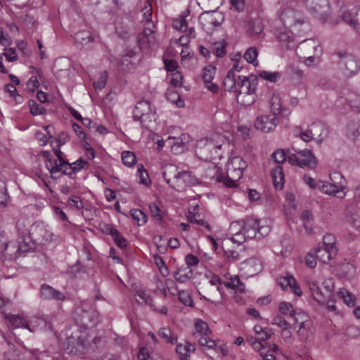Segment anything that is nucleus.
Instances as JSON below:
<instances>
[{
  "mask_svg": "<svg viewBox=\"0 0 360 360\" xmlns=\"http://www.w3.org/2000/svg\"><path fill=\"white\" fill-rule=\"evenodd\" d=\"M261 261L255 257H251L240 264V269L247 276H252L262 270Z\"/></svg>",
  "mask_w": 360,
  "mask_h": 360,
  "instance_id": "4be33fe9",
  "label": "nucleus"
},
{
  "mask_svg": "<svg viewBox=\"0 0 360 360\" xmlns=\"http://www.w3.org/2000/svg\"><path fill=\"white\" fill-rule=\"evenodd\" d=\"M51 128L52 127L51 126H47L46 127H45L44 131H46V134L41 131L36 133V138L41 146L46 145L48 141L52 137L50 130Z\"/></svg>",
  "mask_w": 360,
  "mask_h": 360,
  "instance_id": "864d4df0",
  "label": "nucleus"
},
{
  "mask_svg": "<svg viewBox=\"0 0 360 360\" xmlns=\"http://www.w3.org/2000/svg\"><path fill=\"white\" fill-rule=\"evenodd\" d=\"M188 15L189 11H186L184 12L181 15L174 19L172 22V26L174 29L181 32H185L188 27L186 17Z\"/></svg>",
  "mask_w": 360,
  "mask_h": 360,
  "instance_id": "37998d69",
  "label": "nucleus"
},
{
  "mask_svg": "<svg viewBox=\"0 0 360 360\" xmlns=\"http://www.w3.org/2000/svg\"><path fill=\"white\" fill-rule=\"evenodd\" d=\"M159 336L162 338L166 342L174 343L176 342V337L174 335L169 328H162L160 330Z\"/></svg>",
  "mask_w": 360,
  "mask_h": 360,
  "instance_id": "6e6d98bb",
  "label": "nucleus"
},
{
  "mask_svg": "<svg viewBox=\"0 0 360 360\" xmlns=\"http://www.w3.org/2000/svg\"><path fill=\"white\" fill-rule=\"evenodd\" d=\"M49 227L43 222L33 223L29 230L30 237L36 242L41 241V236L46 233Z\"/></svg>",
  "mask_w": 360,
  "mask_h": 360,
  "instance_id": "7c9ffc66",
  "label": "nucleus"
},
{
  "mask_svg": "<svg viewBox=\"0 0 360 360\" xmlns=\"http://www.w3.org/2000/svg\"><path fill=\"white\" fill-rule=\"evenodd\" d=\"M272 221L269 218H248L243 223L234 221L230 224L229 234L231 240L237 245H240L246 239L266 236L271 230Z\"/></svg>",
  "mask_w": 360,
  "mask_h": 360,
  "instance_id": "7ed1b4c3",
  "label": "nucleus"
},
{
  "mask_svg": "<svg viewBox=\"0 0 360 360\" xmlns=\"http://www.w3.org/2000/svg\"><path fill=\"white\" fill-rule=\"evenodd\" d=\"M136 177L140 184L147 187L150 186L151 180L148 172L142 164H139L137 166Z\"/></svg>",
  "mask_w": 360,
  "mask_h": 360,
  "instance_id": "ea45409f",
  "label": "nucleus"
},
{
  "mask_svg": "<svg viewBox=\"0 0 360 360\" xmlns=\"http://www.w3.org/2000/svg\"><path fill=\"white\" fill-rule=\"evenodd\" d=\"M269 107L272 115L277 116L280 115L281 117L288 118L291 112L285 105H283V101L279 94L273 93L269 100Z\"/></svg>",
  "mask_w": 360,
  "mask_h": 360,
  "instance_id": "f3484780",
  "label": "nucleus"
},
{
  "mask_svg": "<svg viewBox=\"0 0 360 360\" xmlns=\"http://www.w3.org/2000/svg\"><path fill=\"white\" fill-rule=\"evenodd\" d=\"M32 221L29 218H24L19 219L17 223L16 226L19 231L22 232L28 231L32 226Z\"/></svg>",
  "mask_w": 360,
  "mask_h": 360,
  "instance_id": "338daca9",
  "label": "nucleus"
},
{
  "mask_svg": "<svg viewBox=\"0 0 360 360\" xmlns=\"http://www.w3.org/2000/svg\"><path fill=\"white\" fill-rule=\"evenodd\" d=\"M236 71L233 69H230L224 79V86L227 89L233 91L237 88L238 79L236 80Z\"/></svg>",
  "mask_w": 360,
  "mask_h": 360,
  "instance_id": "c03bdc74",
  "label": "nucleus"
},
{
  "mask_svg": "<svg viewBox=\"0 0 360 360\" xmlns=\"http://www.w3.org/2000/svg\"><path fill=\"white\" fill-rule=\"evenodd\" d=\"M41 296L45 300H63L65 295L48 285H43L41 288Z\"/></svg>",
  "mask_w": 360,
  "mask_h": 360,
  "instance_id": "c756f323",
  "label": "nucleus"
},
{
  "mask_svg": "<svg viewBox=\"0 0 360 360\" xmlns=\"http://www.w3.org/2000/svg\"><path fill=\"white\" fill-rule=\"evenodd\" d=\"M247 166L246 162L240 156L231 153L224 168H222V164L217 162L211 164L210 167L214 171L217 181L231 188L237 185Z\"/></svg>",
  "mask_w": 360,
  "mask_h": 360,
  "instance_id": "20e7f679",
  "label": "nucleus"
},
{
  "mask_svg": "<svg viewBox=\"0 0 360 360\" xmlns=\"http://www.w3.org/2000/svg\"><path fill=\"white\" fill-rule=\"evenodd\" d=\"M248 342L251 344L254 350L260 352L263 355L264 351L267 349L269 352L277 353L279 350L278 346L275 343H264L263 341H258L254 338H248Z\"/></svg>",
  "mask_w": 360,
  "mask_h": 360,
  "instance_id": "bb28decb",
  "label": "nucleus"
},
{
  "mask_svg": "<svg viewBox=\"0 0 360 360\" xmlns=\"http://www.w3.org/2000/svg\"><path fill=\"white\" fill-rule=\"evenodd\" d=\"M74 319L76 323L84 330H81L80 335L76 333L68 338L66 349L69 353L83 355L87 352L91 346L90 340L86 339L89 335L86 330L91 328L99 321L98 313L92 307L86 310L84 307H78L75 309Z\"/></svg>",
  "mask_w": 360,
  "mask_h": 360,
  "instance_id": "f257e3e1",
  "label": "nucleus"
},
{
  "mask_svg": "<svg viewBox=\"0 0 360 360\" xmlns=\"http://www.w3.org/2000/svg\"><path fill=\"white\" fill-rule=\"evenodd\" d=\"M309 127L313 133V135L315 138V141L319 143H321L326 136L325 133L326 130L324 124L320 121H318L311 123L310 125H309Z\"/></svg>",
  "mask_w": 360,
  "mask_h": 360,
  "instance_id": "473e14b6",
  "label": "nucleus"
},
{
  "mask_svg": "<svg viewBox=\"0 0 360 360\" xmlns=\"http://www.w3.org/2000/svg\"><path fill=\"white\" fill-rule=\"evenodd\" d=\"M259 77L269 81L270 82H275L281 78V74L278 72L271 71H260L258 74Z\"/></svg>",
  "mask_w": 360,
  "mask_h": 360,
  "instance_id": "4d7b16f0",
  "label": "nucleus"
},
{
  "mask_svg": "<svg viewBox=\"0 0 360 360\" xmlns=\"http://www.w3.org/2000/svg\"><path fill=\"white\" fill-rule=\"evenodd\" d=\"M135 299L139 304L148 305L151 308L154 307L150 295L143 289H139L136 292Z\"/></svg>",
  "mask_w": 360,
  "mask_h": 360,
  "instance_id": "a18cd8bd",
  "label": "nucleus"
},
{
  "mask_svg": "<svg viewBox=\"0 0 360 360\" xmlns=\"http://www.w3.org/2000/svg\"><path fill=\"white\" fill-rule=\"evenodd\" d=\"M122 164L129 167H133L137 162V158L135 153L132 151L124 150L121 153Z\"/></svg>",
  "mask_w": 360,
  "mask_h": 360,
  "instance_id": "49530a36",
  "label": "nucleus"
},
{
  "mask_svg": "<svg viewBox=\"0 0 360 360\" xmlns=\"http://www.w3.org/2000/svg\"><path fill=\"white\" fill-rule=\"evenodd\" d=\"M291 153L290 150L285 152L283 149H277L272 154V158L277 163H282L285 160H288V154Z\"/></svg>",
  "mask_w": 360,
  "mask_h": 360,
  "instance_id": "680f3d73",
  "label": "nucleus"
},
{
  "mask_svg": "<svg viewBox=\"0 0 360 360\" xmlns=\"http://www.w3.org/2000/svg\"><path fill=\"white\" fill-rule=\"evenodd\" d=\"M224 285L229 288L233 289L236 292H243L245 285L240 282L238 276H231L228 281L224 282Z\"/></svg>",
  "mask_w": 360,
  "mask_h": 360,
  "instance_id": "79ce46f5",
  "label": "nucleus"
},
{
  "mask_svg": "<svg viewBox=\"0 0 360 360\" xmlns=\"http://www.w3.org/2000/svg\"><path fill=\"white\" fill-rule=\"evenodd\" d=\"M75 40L77 42L86 44L93 41V37L88 31H81L75 34Z\"/></svg>",
  "mask_w": 360,
  "mask_h": 360,
  "instance_id": "052dcab7",
  "label": "nucleus"
},
{
  "mask_svg": "<svg viewBox=\"0 0 360 360\" xmlns=\"http://www.w3.org/2000/svg\"><path fill=\"white\" fill-rule=\"evenodd\" d=\"M195 37V30L193 28H191L189 30V34L187 35L181 36L176 43L181 47L188 46V44L190 42L191 38Z\"/></svg>",
  "mask_w": 360,
  "mask_h": 360,
  "instance_id": "0e129e2a",
  "label": "nucleus"
},
{
  "mask_svg": "<svg viewBox=\"0 0 360 360\" xmlns=\"http://www.w3.org/2000/svg\"><path fill=\"white\" fill-rule=\"evenodd\" d=\"M205 278L207 280V282L212 286H215L217 288V290L220 294V300L217 301H211L210 299L207 298L205 296H201V300H205L209 302H211L212 303L214 304V305H218L222 303L223 302V291L221 288V280L219 277V276L212 273V272H207L205 274Z\"/></svg>",
  "mask_w": 360,
  "mask_h": 360,
  "instance_id": "393cba45",
  "label": "nucleus"
},
{
  "mask_svg": "<svg viewBox=\"0 0 360 360\" xmlns=\"http://www.w3.org/2000/svg\"><path fill=\"white\" fill-rule=\"evenodd\" d=\"M131 216L139 226L143 225L147 222V217L141 210L134 209L131 210Z\"/></svg>",
  "mask_w": 360,
  "mask_h": 360,
  "instance_id": "5fc2aeb1",
  "label": "nucleus"
},
{
  "mask_svg": "<svg viewBox=\"0 0 360 360\" xmlns=\"http://www.w3.org/2000/svg\"><path fill=\"white\" fill-rule=\"evenodd\" d=\"M276 34L281 45L288 49L295 41L296 37L302 34H297L294 30L284 27L277 29Z\"/></svg>",
  "mask_w": 360,
  "mask_h": 360,
  "instance_id": "5701e85b",
  "label": "nucleus"
},
{
  "mask_svg": "<svg viewBox=\"0 0 360 360\" xmlns=\"http://www.w3.org/2000/svg\"><path fill=\"white\" fill-rule=\"evenodd\" d=\"M153 258H154L155 264L157 266V267L159 269L160 274L163 276H167L169 274V270H168L167 267L166 266L164 260L162 259V258L158 255H155L153 256Z\"/></svg>",
  "mask_w": 360,
  "mask_h": 360,
  "instance_id": "13d9d810",
  "label": "nucleus"
},
{
  "mask_svg": "<svg viewBox=\"0 0 360 360\" xmlns=\"http://www.w3.org/2000/svg\"><path fill=\"white\" fill-rule=\"evenodd\" d=\"M278 284L283 290H290L299 297L302 295V290L292 275L287 274L285 276L280 277L278 279Z\"/></svg>",
  "mask_w": 360,
  "mask_h": 360,
  "instance_id": "412c9836",
  "label": "nucleus"
},
{
  "mask_svg": "<svg viewBox=\"0 0 360 360\" xmlns=\"http://www.w3.org/2000/svg\"><path fill=\"white\" fill-rule=\"evenodd\" d=\"M194 326L193 335L198 338L199 344L208 349H212L216 345V342L209 338L211 330L207 323L200 319H196L194 321Z\"/></svg>",
  "mask_w": 360,
  "mask_h": 360,
  "instance_id": "ddd939ff",
  "label": "nucleus"
},
{
  "mask_svg": "<svg viewBox=\"0 0 360 360\" xmlns=\"http://www.w3.org/2000/svg\"><path fill=\"white\" fill-rule=\"evenodd\" d=\"M321 245L329 250V251L331 250L335 253L338 252L336 238L332 233H326L324 235L323 238V243Z\"/></svg>",
  "mask_w": 360,
  "mask_h": 360,
  "instance_id": "de8ad7c7",
  "label": "nucleus"
},
{
  "mask_svg": "<svg viewBox=\"0 0 360 360\" xmlns=\"http://www.w3.org/2000/svg\"><path fill=\"white\" fill-rule=\"evenodd\" d=\"M137 59L136 58V53L134 51H129L122 60V65L126 66L127 70H131L136 64Z\"/></svg>",
  "mask_w": 360,
  "mask_h": 360,
  "instance_id": "3c124183",
  "label": "nucleus"
},
{
  "mask_svg": "<svg viewBox=\"0 0 360 360\" xmlns=\"http://www.w3.org/2000/svg\"><path fill=\"white\" fill-rule=\"evenodd\" d=\"M284 212L288 221H295L294 217L298 214V208L295 201V196L292 193H288L286 194V204L284 207Z\"/></svg>",
  "mask_w": 360,
  "mask_h": 360,
  "instance_id": "a878e982",
  "label": "nucleus"
},
{
  "mask_svg": "<svg viewBox=\"0 0 360 360\" xmlns=\"http://www.w3.org/2000/svg\"><path fill=\"white\" fill-rule=\"evenodd\" d=\"M288 161L292 165H297L301 168L315 169L318 165V161L311 150L304 149L289 153Z\"/></svg>",
  "mask_w": 360,
  "mask_h": 360,
  "instance_id": "f8f14e48",
  "label": "nucleus"
},
{
  "mask_svg": "<svg viewBox=\"0 0 360 360\" xmlns=\"http://www.w3.org/2000/svg\"><path fill=\"white\" fill-rule=\"evenodd\" d=\"M292 132L295 136L300 138L304 142L308 143L311 141H315V138L309 126L305 130H303L300 127H296L294 128Z\"/></svg>",
  "mask_w": 360,
  "mask_h": 360,
  "instance_id": "58836bf2",
  "label": "nucleus"
},
{
  "mask_svg": "<svg viewBox=\"0 0 360 360\" xmlns=\"http://www.w3.org/2000/svg\"><path fill=\"white\" fill-rule=\"evenodd\" d=\"M271 178L276 189H281L284 185V174L281 166L278 165L272 169Z\"/></svg>",
  "mask_w": 360,
  "mask_h": 360,
  "instance_id": "4c0bfd02",
  "label": "nucleus"
},
{
  "mask_svg": "<svg viewBox=\"0 0 360 360\" xmlns=\"http://www.w3.org/2000/svg\"><path fill=\"white\" fill-rule=\"evenodd\" d=\"M304 262L306 266L311 269L316 267L317 264V257L314 253V249L306 255Z\"/></svg>",
  "mask_w": 360,
  "mask_h": 360,
  "instance_id": "69168bd1",
  "label": "nucleus"
},
{
  "mask_svg": "<svg viewBox=\"0 0 360 360\" xmlns=\"http://www.w3.org/2000/svg\"><path fill=\"white\" fill-rule=\"evenodd\" d=\"M305 283L308 287L310 295L319 305L325 306L330 311L336 309V295L334 292L335 283L333 278H326L320 288L316 281L306 279Z\"/></svg>",
  "mask_w": 360,
  "mask_h": 360,
  "instance_id": "423d86ee",
  "label": "nucleus"
},
{
  "mask_svg": "<svg viewBox=\"0 0 360 360\" xmlns=\"http://www.w3.org/2000/svg\"><path fill=\"white\" fill-rule=\"evenodd\" d=\"M314 253L316 255L317 259L323 264H330V261L334 259L337 253L326 249V248L319 244L314 249Z\"/></svg>",
  "mask_w": 360,
  "mask_h": 360,
  "instance_id": "cd10ccee",
  "label": "nucleus"
},
{
  "mask_svg": "<svg viewBox=\"0 0 360 360\" xmlns=\"http://www.w3.org/2000/svg\"><path fill=\"white\" fill-rule=\"evenodd\" d=\"M232 129L229 123L218 127L214 133L197 141L195 153L200 159L205 161L216 162L221 160L223 152L222 147L226 141L229 139Z\"/></svg>",
  "mask_w": 360,
  "mask_h": 360,
  "instance_id": "f03ea898",
  "label": "nucleus"
},
{
  "mask_svg": "<svg viewBox=\"0 0 360 360\" xmlns=\"http://www.w3.org/2000/svg\"><path fill=\"white\" fill-rule=\"evenodd\" d=\"M194 345L188 342L178 344L176 348L177 354L182 360H188L191 353L194 352Z\"/></svg>",
  "mask_w": 360,
  "mask_h": 360,
  "instance_id": "c9c22d12",
  "label": "nucleus"
},
{
  "mask_svg": "<svg viewBox=\"0 0 360 360\" xmlns=\"http://www.w3.org/2000/svg\"><path fill=\"white\" fill-rule=\"evenodd\" d=\"M295 323L298 327V334L302 338H307L311 333V322L309 316L303 311H297L293 316Z\"/></svg>",
  "mask_w": 360,
  "mask_h": 360,
  "instance_id": "6ab92c4d",
  "label": "nucleus"
},
{
  "mask_svg": "<svg viewBox=\"0 0 360 360\" xmlns=\"http://www.w3.org/2000/svg\"><path fill=\"white\" fill-rule=\"evenodd\" d=\"M279 123V118L274 115H262L258 116L255 121L256 129L269 133L274 131Z\"/></svg>",
  "mask_w": 360,
  "mask_h": 360,
  "instance_id": "dca6fc26",
  "label": "nucleus"
},
{
  "mask_svg": "<svg viewBox=\"0 0 360 360\" xmlns=\"http://www.w3.org/2000/svg\"><path fill=\"white\" fill-rule=\"evenodd\" d=\"M302 182L310 189L317 190L320 192V179L316 180L308 174H304L302 176Z\"/></svg>",
  "mask_w": 360,
  "mask_h": 360,
  "instance_id": "8fccbe9b",
  "label": "nucleus"
},
{
  "mask_svg": "<svg viewBox=\"0 0 360 360\" xmlns=\"http://www.w3.org/2000/svg\"><path fill=\"white\" fill-rule=\"evenodd\" d=\"M337 295L342 299L344 303L349 307H354L356 302V297L345 288H340L337 291Z\"/></svg>",
  "mask_w": 360,
  "mask_h": 360,
  "instance_id": "f704fd0d",
  "label": "nucleus"
},
{
  "mask_svg": "<svg viewBox=\"0 0 360 360\" xmlns=\"http://www.w3.org/2000/svg\"><path fill=\"white\" fill-rule=\"evenodd\" d=\"M162 175L167 183L177 191L198 184V179L191 172L180 170L173 165H165Z\"/></svg>",
  "mask_w": 360,
  "mask_h": 360,
  "instance_id": "1a4fd4ad",
  "label": "nucleus"
},
{
  "mask_svg": "<svg viewBox=\"0 0 360 360\" xmlns=\"http://www.w3.org/2000/svg\"><path fill=\"white\" fill-rule=\"evenodd\" d=\"M257 56V51L254 47L248 49L244 53L245 60L248 63L252 64L254 66H257L258 65Z\"/></svg>",
  "mask_w": 360,
  "mask_h": 360,
  "instance_id": "603ef678",
  "label": "nucleus"
},
{
  "mask_svg": "<svg viewBox=\"0 0 360 360\" xmlns=\"http://www.w3.org/2000/svg\"><path fill=\"white\" fill-rule=\"evenodd\" d=\"M306 6L312 14L317 15L324 22L327 18L326 14L328 11V2L327 0H307Z\"/></svg>",
  "mask_w": 360,
  "mask_h": 360,
  "instance_id": "a211bd4d",
  "label": "nucleus"
},
{
  "mask_svg": "<svg viewBox=\"0 0 360 360\" xmlns=\"http://www.w3.org/2000/svg\"><path fill=\"white\" fill-rule=\"evenodd\" d=\"M278 16L284 27L294 30L297 34H302L309 29L308 18L291 4L282 6L278 11Z\"/></svg>",
  "mask_w": 360,
  "mask_h": 360,
  "instance_id": "6e6552de",
  "label": "nucleus"
},
{
  "mask_svg": "<svg viewBox=\"0 0 360 360\" xmlns=\"http://www.w3.org/2000/svg\"><path fill=\"white\" fill-rule=\"evenodd\" d=\"M215 73L216 68L212 65H208L204 68L202 75L206 88L213 94H216L218 91L217 85L212 82Z\"/></svg>",
  "mask_w": 360,
  "mask_h": 360,
  "instance_id": "b1692460",
  "label": "nucleus"
},
{
  "mask_svg": "<svg viewBox=\"0 0 360 360\" xmlns=\"http://www.w3.org/2000/svg\"><path fill=\"white\" fill-rule=\"evenodd\" d=\"M256 86L245 76L238 77L237 88L233 90L236 93L238 103L248 107L256 101Z\"/></svg>",
  "mask_w": 360,
  "mask_h": 360,
  "instance_id": "9b49d317",
  "label": "nucleus"
},
{
  "mask_svg": "<svg viewBox=\"0 0 360 360\" xmlns=\"http://www.w3.org/2000/svg\"><path fill=\"white\" fill-rule=\"evenodd\" d=\"M167 99L174 103L178 108H183L184 106V101L181 99L179 94L173 88H169L166 92Z\"/></svg>",
  "mask_w": 360,
  "mask_h": 360,
  "instance_id": "a19ab883",
  "label": "nucleus"
},
{
  "mask_svg": "<svg viewBox=\"0 0 360 360\" xmlns=\"http://www.w3.org/2000/svg\"><path fill=\"white\" fill-rule=\"evenodd\" d=\"M320 192L327 195L343 199L348 192L347 180L340 172L330 171L328 180L320 179Z\"/></svg>",
  "mask_w": 360,
  "mask_h": 360,
  "instance_id": "9d476101",
  "label": "nucleus"
},
{
  "mask_svg": "<svg viewBox=\"0 0 360 360\" xmlns=\"http://www.w3.org/2000/svg\"><path fill=\"white\" fill-rule=\"evenodd\" d=\"M133 117L135 120L140 121L143 128L148 130V134L150 139L156 143L159 134V129L156 127V115L155 110L152 108L150 103L143 101L139 102L134 110Z\"/></svg>",
  "mask_w": 360,
  "mask_h": 360,
  "instance_id": "0eeeda50",
  "label": "nucleus"
},
{
  "mask_svg": "<svg viewBox=\"0 0 360 360\" xmlns=\"http://www.w3.org/2000/svg\"><path fill=\"white\" fill-rule=\"evenodd\" d=\"M193 276V272L189 266H181L174 274L175 280L179 283H186L190 281Z\"/></svg>",
  "mask_w": 360,
  "mask_h": 360,
  "instance_id": "e433bc0d",
  "label": "nucleus"
},
{
  "mask_svg": "<svg viewBox=\"0 0 360 360\" xmlns=\"http://www.w3.org/2000/svg\"><path fill=\"white\" fill-rule=\"evenodd\" d=\"M199 207L198 205H195L191 207L187 214V219L191 223H196L200 225L205 226L207 229H210V226L202 219L200 218V215L198 213Z\"/></svg>",
  "mask_w": 360,
  "mask_h": 360,
  "instance_id": "72a5a7b5",
  "label": "nucleus"
},
{
  "mask_svg": "<svg viewBox=\"0 0 360 360\" xmlns=\"http://www.w3.org/2000/svg\"><path fill=\"white\" fill-rule=\"evenodd\" d=\"M41 155L46 160L45 165L49 174L54 179L59 177L62 174H71V171L77 172L86 165H89V163L82 159L69 164L63 159L62 152L59 149L54 150V158L49 151H42Z\"/></svg>",
  "mask_w": 360,
  "mask_h": 360,
  "instance_id": "39448f33",
  "label": "nucleus"
},
{
  "mask_svg": "<svg viewBox=\"0 0 360 360\" xmlns=\"http://www.w3.org/2000/svg\"><path fill=\"white\" fill-rule=\"evenodd\" d=\"M298 217H300V219L302 221V224L307 232L309 233H311L314 228L312 214L308 210H304L302 212H300L298 211V214H297L294 217L295 221L293 222H297Z\"/></svg>",
  "mask_w": 360,
  "mask_h": 360,
  "instance_id": "c85d7f7f",
  "label": "nucleus"
},
{
  "mask_svg": "<svg viewBox=\"0 0 360 360\" xmlns=\"http://www.w3.org/2000/svg\"><path fill=\"white\" fill-rule=\"evenodd\" d=\"M179 300L180 302L186 306L191 307L193 304V300L190 296V294L185 290H181L178 292Z\"/></svg>",
  "mask_w": 360,
  "mask_h": 360,
  "instance_id": "774afa93",
  "label": "nucleus"
},
{
  "mask_svg": "<svg viewBox=\"0 0 360 360\" xmlns=\"http://www.w3.org/2000/svg\"><path fill=\"white\" fill-rule=\"evenodd\" d=\"M342 13L343 20L346 23L355 27L357 21L356 18L357 15V8L353 6H347L342 8Z\"/></svg>",
  "mask_w": 360,
  "mask_h": 360,
  "instance_id": "2f4dec72",
  "label": "nucleus"
},
{
  "mask_svg": "<svg viewBox=\"0 0 360 360\" xmlns=\"http://www.w3.org/2000/svg\"><path fill=\"white\" fill-rule=\"evenodd\" d=\"M6 323L10 328H27L30 332H35L36 326L32 325L33 321H27L22 315H5Z\"/></svg>",
  "mask_w": 360,
  "mask_h": 360,
  "instance_id": "aec40b11",
  "label": "nucleus"
},
{
  "mask_svg": "<svg viewBox=\"0 0 360 360\" xmlns=\"http://www.w3.org/2000/svg\"><path fill=\"white\" fill-rule=\"evenodd\" d=\"M340 65L347 76L356 74L360 69V62L355 56L347 52H339Z\"/></svg>",
  "mask_w": 360,
  "mask_h": 360,
  "instance_id": "2eb2a0df",
  "label": "nucleus"
},
{
  "mask_svg": "<svg viewBox=\"0 0 360 360\" xmlns=\"http://www.w3.org/2000/svg\"><path fill=\"white\" fill-rule=\"evenodd\" d=\"M29 248L23 243L17 245L15 243H6V239L0 234V252L4 253V256L9 259L17 258L20 252L28 251Z\"/></svg>",
  "mask_w": 360,
  "mask_h": 360,
  "instance_id": "4468645a",
  "label": "nucleus"
},
{
  "mask_svg": "<svg viewBox=\"0 0 360 360\" xmlns=\"http://www.w3.org/2000/svg\"><path fill=\"white\" fill-rule=\"evenodd\" d=\"M4 90L10 97L15 98L17 103H21L22 97L17 93L15 86L12 84H7L5 85Z\"/></svg>",
  "mask_w": 360,
  "mask_h": 360,
  "instance_id": "bf43d9fd",
  "label": "nucleus"
},
{
  "mask_svg": "<svg viewBox=\"0 0 360 360\" xmlns=\"http://www.w3.org/2000/svg\"><path fill=\"white\" fill-rule=\"evenodd\" d=\"M278 311L284 316L293 317L297 312L292 304L288 302H281L278 304Z\"/></svg>",
  "mask_w": 360,
  "mask_h": 360,
  "instance_id": "09e8293b",
  "label": "nucleus"
},
{
  "mask_svg": "<svg viewBox=\"0 0 360 360\" xmlns=\"http://www.w3.org/2000/svg\"><path fill=\"white\" fill-rule=\"evenodd\" d=\"M108 79V73L105 71L102 72L98 79L94 82V87L96 90H102L105 88Z\"/></svg>",
  "mask_w": 360,
  "mask_h": 360,
  "instance_id": "e2e57ef3",
  "label": "nucleus"
}]
</instances>
